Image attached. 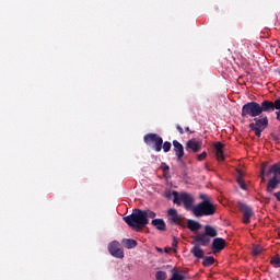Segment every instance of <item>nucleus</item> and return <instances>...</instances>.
I'll return each mask as SVG.
<instances>
[{
    "label": "nucleus",
    "instance_id": "nucleus-1",
    "mask_svg": "<svg viewBox=\"0 0 280 280\" xmlns=\"http://www.w3.org/2000/svg\"><path fill=\"white\" fill-rule=\"evenodd\" d=\"M156 218V212L147 209H133L132 213L124 218V222L130 226L137 233H141L143 231V226H148L150 224V219L154 220Z\"/></svg>",
    "mask_w": 280,
    "mask_h": 280
},
{
    "label": "nucleus",
    "instance_id": "nucleus-2",
    "mask_svg": "<svg viewBox=\"0 0 280 280\" xmlns=\"http://www.w3.org/2000/svg\"><path fill=\"white\" fill-rule=\"evenodd\" d=\"M266 113V103L262 101L260 104L257 102H248L242 107V117H259Z\"/></svg>",
    "mask_w": 280,
    "mask_h": 280
},
{
    "label": "nucleus",
    "instance_id": "nucleus-3",
    "mask_svg": "<svg viewBox=\"0 0 280 280\" xmlns=\"http://www.w3.org/2000/svg\"><path fill=\"white\" fill-rule=\"evenodd\" d=\"M194 241L195 246L190 249L191 255L197 259L205 258V250L200 248V246H209L211 244V238L203 232L194 236Z\"/></svg>",
    "mask_w": 280,
    "mask_h": 280
},
{
    "label": "nucleus",
    "instance_id": "nucleus-4",
    "mask_svg": "<svg viewBox=\"0 0 280 280\" xmlns=\"http://www.w3.org/2000/svg\"><path fill=\"white\" fill-rule=\"evenodd\" d=\"M173 202L174 205H177V207H180V205H184V208L186 211H194V196L189 195L188 192H182L178 194V191L174 190L173 191Z\"/></svg>",
    "mask_w": 280,
    "mask_h": 280
},
{
    "label": "nucleus",
    "instance_id": "nucleus-5",
    "mask_svg": "<svg viewBox=\"0 0 280 280\" xmlns=\"http://www.w3.org/2000/svg\"><path fill=\"white\" fill-rule=\"evenodd\" d=\"M195 218H205V215H214L215 206L209 200H203L192 208Z\"/></svg>",
    "mask_w": 280,
    "mask_h": 280
},
{
    "label": "nucleus",
    "instance_id": "nucleus-6",
    "mask_svg": "<svg viewBox=\"0 0 280 280\" xmlns=\"http://www.w3.org/2000/svg\"><path fill=\"white\" fill-rule=\"evenodd\" d=\"M268 128V116H259L254 118V122L249 124V129L259 138L261 132Z\"/></svg>",
    "mask_w": 280,
    "mask_h": 280
},
{
    "label": "nucleus",
    "instance_id": "nucleus-7",
    "mask_svg": "<svg viewBox=\"0 0 280 280\" xmlns=\"http://www.w3.org/2000/svg\"><path fill=\"white\" fill-rule=\"evenodd\" d=\"M143 141L149 148H152L155 152L163 150V138L158 133H147L143 137Z\"/></svg>",
    "mask_w": 280,
    "mask_h": 280
},
{
    "label": "nucleus",
    "instance_id": "nucleus-8",
    "mask_svg": "<svg viewBox=\"0 0 280 280\" xmlns=\"http://www.w3.org/2000/svg\"><path fill=\"white\" fill-rule=\"evenodd\" d=\"M238 210L243 213V224H250V219L255 215L253 208L246 203L238 202Z\"/></svg>",
    "mask_w": 280,
    "mask_h": 280
},
{
    "label": "nucleus",
    "instance_id": "nucleus-9",
    "mask_svg": "<svg viewBox=\"0 0 280 280\" xmlns=\"http://www.w3.org/2000/svg\"><path fill=\"white\" fill-rule=\"evenodd\" d=\"M108 250L112 257H116V259H124V249L119 247V242H112L108 245Z\"/></svg>",
    "mask_w": 280,
    "mask_h": 280
},
{
    "label": "nucleus",
    "instance_id": "nucleus-10",
    "mask_svg": "<svg viewBox=\"0 0 280 280\" xmlns=\"http://www.w3.org/2000/svg\"><path fill=\"white\" fill-rule=\"evenodd\" d=\"M168 215H170V220L171 222H173V224H178V226H185V218H183V215L178 214V210L171 208L167 211Z\"/></svg>",
    "mask_w": 280,
    "mask_h": 280
},
{
    "label": "nucleus",
    "instance_id": "nucleus-11",
    "mask_svg": "<svg viewBox=\"0 0 280 280\" xmlns=\"http://www.w3.org/2000/svg\"><path fill=\"white\" fill-rule=\"evenodd\" d=\"M224 248H226V240H224L222 237L213 238L212 244H211V250L214 254L221 253V250H224Z\"/></svg>",
    "mask_w": 280,
    "mask_h": 280
},
{
    "label": "nucleus",
    "instance_id": "nucleus-12",
    "mask_svg": "<svg viewBox=\"0 0 280 280\" xmlns=\"http://www.w3.org/2000/svg\"><path fill=\"white\" fill-rule=\"evenodd\" d=\"M173 150L177 158V163H183V158L185 156V147H183L178 140H173Z\"/></svg>",
    "mask_w": 280,
    "mask_h": 280
},
{
    "label": "nucleus",
    "instance_id": "nucleus-13",
    "mask_svg": "<svg viewBox=\"0 0 280 280\" xmlns=\"http://www.w3.org/2000/svg\"><path fill=\"white\" fill-rule=\"evenodd\" d=\"M186 150H191V152H200L202 150V142L201 140H197L195 138L190 139L186 143Z\"/></svg>",
    "mask_w": 280,
    "mask_h": 280
},
{
    "label": "nucleus",
    "instance_id": "nucleus-14",
    "mask_svg": "<svg viewBox=\"0 0 280 280\" xmlns=\"http://www.w3.org/2000/svg\"><path fill=\"white\" fill-rule=\"evenodd\" d=\"M266 113H273V110H280V96L272 101L265 100Z\"/></svg>",
    "mask_w": 280,
    "mask_h": 280
},
{
    "label": "nucleus",
    "instance_id": "nucleus-15",
    "mask_svg": "<svg viewBox=\"0 0 280 280\" xmlns=\"http://www.w3.org/2000/svg\"><path fill=\"white\" fill-rule=\"evenodd\" d=\"M215 156L217 161L222 162L224 161V144L222 142L214 143Z\"/></svg>",
    "mask_w": 280,
    "mask_h": 280
},
{
    "label": "nucleus",
    "instance_id": "nucleus-16",
    "mask_svg": "<svg viewBox=\"0 0 280 280\" xmlns=\"http://www.w3.org/2000/svg\"><path fill=\"white\" fill-rule=\"evenodd\" d=\"M152 226H155L158 231H166L167 225L163 219H153L151 221Z\"/></svg>",
    "mask_w": 280,
    "mask_h": 280
},
{
    "label": "nucleus",
    "instance_id": "nucleus-17",
    "mask_svg": "<svg viewBox=\"0 0 280 280\" xmlns=\"http://www.w3.org/2000/svg\"><path fill=\"white\" fill-rule=\"evenodd\" d=\"M280 185V180L272 177L271 179H269L268 184H267V191L269 194H272V191H275V189H277Z\"/></svg>",
    "mask_w": 280,
    "mask_h": 280
},
{
    "label": "nucleus",
    "instance_id": "nucleus-18",
    "mask_svg": "<svg viewBox=\"0 0 280 280\" xmlns=\"http://www.w3.org/2000/svg\"><path fill=\"white\" fill-rule=\"evenodd\" d=\"M268 174H273V178L280 182V163L273 164L269 170Z\"/></svg>",
    "mask_w": 280,
    "mask_h": 280
},
{
    "label": "nucleus",
    "instance_id": "nucleus-19",
    "mask_svg": "<svg viewBox=\"0 0 280 280\" xmlns=\"http://www.w3.org/2000/svg\"><path fill=\"white\" fill-rule=\"evenodd\" d=\"M203 233H205L207 236H209L210 240H211V237H218V230H215V228H213V226H211V225H206Z\"/></svg>",
    "mask_w": 280,
    "mask_h": 280
},
{
    "label": "nucleus",
    "instance_id": "nucleus-20",
    "mask_svg": "<svg viewBox=\"0 0 280 280\" xmlns=\"http://www.w3.org/2000/svg\"><path fill=\"white\" fill-rule=\"evenodd\" d=\"M187 226H188L189 231H200L202 225H200V223L195 220H188Z\"/></svg>",
    "mask_w": 280,
    "mask_h": 280
},
{
    "label": "nucleus",
    "instance_id": "nucleus-21",
    "mask_svg": "<svg viewBox=\"0 0 280 280\" xmlns=\"http://www.w3.org/2000/svg\"><path fill=\"white\" fill-rule=\"evenodd\" d=\"M122 244L125 246V248H137V241L132 240V238H125L122 241Z\"/></svg>",
    "mask_w": 280,
    "mask_h": 280
},
{
    "label": "nucleus",
    "instance_id": "nucleus-22",
    "mask_svg": "<svg viewBox=\"0 0 280 280\" xmlns=\"http://www.w3.org/2000/svg\"><path fill=\"white\" fill-rule=\"evenodd\" d=\"M202 259H203L202 266H205L206 268H208L209 266H213L215 264V258L213 256L205 257V254H203Z\"/></svg>",
    "mask_w": 280,
    "mask_h": 280
},
{
    "label": "nucleus",
    "instance_id": "nucleus-23",
    "mask_svg": "<svg viewBox=\"0 0 280 280\" xmlns=\"http://www.w3.org/2000/svg\"><path fill=\"white\" fill-rule=\"evenodd\" d=\"M172 277L168 280H185V276L178 273L175 269H172Z\"/></svg>",
    "mask_w": 280,
    "mask_h": 280
},
{
    "label": "nucleus",
    "instance_id": "nucleus-24",
    "mask_svg": "<svg viewBox=\"0 0 280 280\" xmlns=\"http://www.w3.org/2000/svg\"><path fill=\"white\" fill-rule=\"evenodd\" d=\"M236 180H237V184L240 185L241 189H243L244 191H246V189H248V186H246V182H244V179L242 178V175H240Z\"/></svg>",
    "mask_w": 280,
    "mask_h": 280
},
{
    "label": "nucleus",
    "instance_id": "nucleus-25",
    "mask_svg": "<svg viewBox=\"0 0 280 280\" xmlns=\"http://www.w3.org/2000/svg\"><path fill=\"white\" fill-rule=\"evenodd\" d=\"M155 279L156 280H166L167 279V272H165V271H156Z\"/></svg>",
    "mask_w": 280,
    "mask_h": 280
},
{
    "label": "nucleus",
    "instance_id": "nucleus-26",
    "mask_svg": "<svg viewBox=\"0 0 280 280\" xmlns=\"http://www.w3.org/2000/svg\"><path fill=\"white\" fill-rule=\"evenodd\" d=\"M271 264L272 266H275L276 268H280V256L276 255L271 258Z\"/></svg>",
    "mask_w": 280,
    "mask_h": 280
},
{
    "label": "nucleus",
    "instance_id": "nucleus-27",
    "mask_svg": "<svg viewBox=\"0 0 280 280\" xmlns=\"http://www.w3.org/2000/svg\"><path fill=\"white\" fill-rule=\"evenodd\" d=\"M162 149L164 152H170V150H172V142L165 141L164 143H162Z\"/></svg>",
    "mask_w": 280,
    "mask_h": 280
},
{
    "label": "nucleus",
    "instance_id": "nucleus-28",
    "mask_svg": "<svg viewBox=\"0 0 280 280\" xmlns=\"http://www.w3.org/2000/svg\"><path fill=\"white\" fill-rule=\"evenodd\" d=\"M207 159V151H203L201 154L197 155V160L205 161Z\"/></svg>",
    "mask_w": 280,
    "mask_h": 280
},
{
    "label": "nucleus",
    "instance_id": "nucleus-29",
    "mask_svg": "<svg viewBox=\"0 0 280 280\" xmlns=\"http://www.w3.org/2000/svg\"><path fill=\"white\" fill-rule=\"evenodd\" d=\"M161 167H162L164 174H167V172H170V166L166 165L165 162H163V163L161 164Z\"/></svg>",
    "mask_w": 280,
    "mask_h": 280
},
{
    "label": "nucleus",
    "instance_id": "nucleus-30",
    "mask_svg": "<svg viewBox=\"0 0 280 280\" xmlns=\"http://www.w3.org/2000/svg\"><path fill=\"white\" fill-rule=\"evenodd\" d=\"M253 253H254V255H259L261 253V247L260 246L254 247Z\"/></svg>",
    "mask_w": 280,
    "mask_h": 280
},
{
    "label": "nucleus",
    "instance_id": "nucleus-31",
    "mask_svg": "<svg viewBox=\"0 0 280 280\" xmlns=\"http://www.w3.org/2000/svg\"><path fill=\"white\" fill-rule=\"evenodd\" d=\"M176 128H177L179 135H185V130L183 129V127H180V125H177Z\"/></svg>",
    "mask_w": 280,
    "mask_h": 280
},
{
    "label": "nucleus",
    "instance_id": "nucleus-32",
    "mask_svg": "<svg viewBox=\"0 0 280 280\" xmlns=\"http://www.w3.org/2000/svg\"><path fill=\"white\" fill-rule=\"evenodd\" d=\"M172 246L173 248H176V246H178V240H176V237H173Z\"/></svg>",
    "mask_w": 280,
    "mask_h": 280
},
{
    "label": "nucleus",
    "instance_id": "nucleus-33",
    "mask_svg": "<svg viewBox=\"0 0 280 280\" xmlns=\"http://www.w3.org/2000/svg\"><path fill=\"white\" fill-rule=\"evenodd\" d=\"M271 137H272L273 141H279V136L271 133Z\"/></svg>",
    "mask_w": 280,
    "mask_h": 280
},
{
    "label": "nucleus",
    "instance_id": "nucleus-34",
    "mask_svg": "<svg viewBox=\"0 0 280 280\" xmlns=\"http://www.w3.org/2000/svg\"><path fill=\"white\" fill-rule=\"evenodd\" d=\"M201 200H209V198L207 197V195H200Z\"/></svg>",
    "mask_w": 280,
    "mask_h": 280
},
{
    "label": "nucleus",
    "instance_id": "nucleus-35",
    "mask_svg": "<svg viewBox=\"0 0 280 280\" xmlns=\"http://www.w3.org/2000/svg\"><path fill=\"white\" fill-rule=\"evenodd\" d=\"M185 130H186V132H190V133L194 132V131H191V129H189V127H186Z\"/></svg>",
    "mask_w": 280,
    "mask_h": 280
},
{
    "label": "nucleus",
    "instance_id": "nucleus-36",
    "mask_svg": "<svg viewBox=\"0 0 280 280\" xmlns=\"http://www.w3.org/2000/svg\"><path fill=\"white\" fill-rule=\"evenodd\" d=\"M158 253H163V249L161 247H156Z\"/></svg>",
    "mask_w": 280,
    "mask_h": 280
},
{
    "label": "nucleus",
    "instance_id": "nucleus-37",
    "mask_svg": "<svg viewBox=\"0 0 280 280\" xmlns=\"http://www.w3.org/2000/svg\"><path fill=\"white\" fill-rule=\"evenodd\" d=\"M261 174H266V168L265 167L261 168Z\"/></svg>",
    "mask_w": 280,
    "mask_h": 280
},
{
    "label": "nucleus",
    "instance_id": "nucleus-38",
    "mask_svg": "<svg viewBox=\"0 0 280 280\" xmlns=\"http://www.w3.org/2000/svg\"><path fill=\"white\" fill-rule=\"evenodd\" d=\"M278 237L280 238V228H279V230H278Z\"/></svg>",
    "mask_w": 280,
    "mask_h": 280
},
{
    "label": "nucleus",
    "instance_id": "nucleus-39",
    "mask_svg": "<svg viewBox=\"0 0 280 280\" xmlns=\"http://www.w3.org/2000/svg\"><path fill=\"white\" fill-rule=\"evenodd\" d=\"M170 250H171L170 248H165V253H170Z\"/></svg>",
    "mask_w": 280,
    "mask_h": 280
}]
</instances>
